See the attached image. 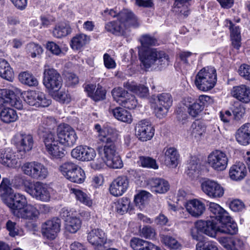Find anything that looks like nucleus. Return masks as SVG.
I'll use <instances>...</instances> for the list:
<instances>
[{"mask_svg": "<svg viewBox=\"0 0 250 250\" xmlns=\"http://www.w3.org/2000/svg\"><path fill=\"white\" fill-rule=\"evenodd\" d=\"M78 166L71 162H66L59 166V170L67 179Z\"/></svg>", "mask_w": 250, "mask_h": 250, "instance_id": "41", "label": "nucleus"}, {"mask_svg": "<svg viewBox=\"0 0 250 250\" xmlns=\"http://www.w3.org/2000/svg\"><path fill=\"white\" fill-rule=\"evenodd\" d=\"M70 28L68 26H56L53 31V35L57 38H61L70 34Z\"/></svg>", "mask_w": 250, "mask_h": 250, "instance_id": "51", "label": "nucleus"}, {"mask_svg": "<svg viewBox=\"0 0 250 250\" xmlns=\"http://www.w3.org/2000/svg\"><path fill=\"white\" fill-rule=\"evenodd\" d=\"M61 220L57 218L48 220L42 225V235L48 239L55 238L57 234L60 230Z\"/></svg>", "mask_w": 250, "mask_h": 250, "instance_id": "13", "label": "nucleus"}, {"mask_svg": "<svg viewBox=\"0 0 250 250\" xmlns=\"http://www.w3.org/2000/svg\"><path fill=\"white\" fill-rule=\"evenodd\" d=\"M0 97L4 98L5 104H9L11 106L19 110L22 109V101L13 91L7 89H0Z\"/></svg>", "mask_w": 250, "mask_h": 250, "instance_id": "17", "label": "nucleus"}, {"mask_svg": "<svg viewBox=\"0 0 250 250\" xmlns=\"http://www.w3.org/2000/svg\"><path fill=\"white\" fill-rule=\"evenodd\" d=\"M129 186V180L126 176H120L115 179L109 187L111 194L117 197L122 195Z\"/></svg>", "mask_w": 250, "mask_h": 250, "instance_id": "15", "label": "nucleus"}, {"mask_svg": "<svg viewBox=\"0 0 250 250\" xmlns=\"http://www.w3.org/2000/svg\"><path fill=\"white\" fill-rule=\"evenodd\" d=\"M155 235L154 229L150 226L144 227L141 231V236L146 239H152L155 237Z\"/></svg>", "mask_w": 250, "mask_h": 250, "instance_id": "59", "label": "nucleus"}, {"mask_svg": "<svg viewBox=\"0 0 250 250\" xmlns=\"http://www.w3.org/2000/svg\"><path fill=\"white\" fill-rule=\"evenodd\" d=\"M236 139L240 144L243 145L250 143V124L244 125L237 130Z\"/></svg>", "mask_w": 250, "mask_h": 250, "instance_id": "28", "label": "nucleus"}, {"mask_svg": "<svg viewBox=\"0 0 250 250\" xmlns=\"http://www.w3.org/2000/svg\"><path fill=\"white\" fill-rule=\"evenodd\" d=\"M0 116L1 121L7 124L15 122L18 117L15 110L8 107L1 110Z\"/></svg>", "mask_w": 250, "mask_h": 250, "instance_id": "36", "label": "nucleus"}, {"mask_svg": "<svg viewBox=\"0 0 250 250\" xmlns=\"http://www.w3.org/2000/svg\"><path fill=\"white\" fill-rule=\"evenodd\" d=\"M203 191L208 197L212 198H219L224 194V188L217 182L206 179L201 184Z\"/></svg>", "mask_w": 250, "mask_h": 250, "instance_id": "11", "label": "nucleus"}, {"mask_svg": "<svg viewBox=\"0 0 250 250\" xmlns=\"http://www.w3.org/2000/svg\"><path fill=\"white\" fill-rule=\"evenodd\" d=\"M165 162L167 166L175 167L177 166L179 154L175 148L171 147L167 148L165 152Z\"/></svg>", "mask_w": 250, "mask_h": 250, "instance_id": "29", "label": "nucleus"}, {"mask_svg": "<svg viewBox=\"0 0 250 250\" xmlns=\"http://www.w3.org/2000/svg\"><path fill=\"white\" fill-rule=\"evenodd\" d=\"M58 144V142L46 148L48 153L53 158H62L65 155L64 149L62 147L59 146Z\"/></svg>", "mask_w": 250, "mask_h": 250, "instance_id": "39", "label": "nucleus"}, {"mask_svg": "<svg viewBox=\"0 0 250 250\" xmlns=\"http://www.w3.org/2000/svg\"><path fill=\"white\" fill-rule=\"evenodd\" d=\"M112 113L114 117L119 121L131 124L133 121V118L130 112L121 107H117L112 109Z\"/></svg>", "mask_w": 250, "mask_h": 250, "instance_id": "30", "label": "nucleus"}, {"mask_svg": "<svg viewBox=\"0 0 250 250\" xmlns=\"http://www.w3.org/2000/svg\"><path fill=\"white\" fill-rule=\"evenodd\" d=\"M0 163L8 167H14L17 164V161L10 151L0 150Z\"/></svg>", "mask_w": 250, "mask_h": 250, "instance_id": "31", "label": "nucleus"}, {"mask_svg": "<svg viewBox=\"0 0 250 250\" xmlns=\"http://www.w3.org/2000/svg\"><path fill=\"white\" fill-rule=\"evenodd\" d=\"M118 137L117 131L112 128L106 127L100 131L99 141L104 144H115Z\"/></svg>", "mask_w": 250, "mask_h": 250, "instance_id": "23", "label": "nucleus"}, {"mask_svg": "<svg viewBox=\"0 0 250 250\" xmlns=\"http://www.w3.org/2000/svg\"><path fill=\"white\" fill-rule=\"evenodd\" d=\"M161 241L166 246L171 249L177 250L181 247L180 243L175 238L168 235H162Z\"/></svg>", "mask_w": 250, "mask_h": 250, "instance_id": "44", "label": "nucleus"}, {"mask_svg": "<svg viewBox=\"0 0 250 250\" xmlns=\"http://www.w3.org/2000/svg\"><path fill=\"white\" fill-rule=\"evenodd\" d=\"M136 136L141 141H147L152 139L154 135V129L151 124L146 120H142L135 126Z\"/></svg>", "mask_w": 250, "mask_h": 250, "instance_id": "12", "label": "nucleus"}, {"mask_svg": "<svg viewBox=\"0 0 250 250\" xmlns=\"http://www.w3.org/2000/svg\"><path fill=\"white\" fill-rule=\"evenodd\" d=\"M26 51L32 58H35L37 55H39L42 53V49L41 46L38 44L32 42L27 44Z\"/></svg>", "mask_w": 250, "mask_h": 250, "instance_id": "54", "label": "nucleus"}, {"mask_svg": "<svg viewBox=\"0 0 250 250\" xmlns=\"http://www.w3.org/2000/svg\"><path fill=\"white\" fill-rule=\"evenodd\" d=\"M104 162L107 166L114 169L121 168L123 166L122 161L118 154L106 159Z\"/></svg>", "mask_w": 250, "mask_h": 250, "instance_id": "48", "label": "nucleus"}, {"mask_svg": "<svg viewBox=\"0 0 250 250\" xmlns=\"http://www.w3.org/2000/svg\"><path fill=\"white\" fill-rule=\"evenodd\" d=\"M197 228L202 230L203 233L211 237H215L217 232H219V226L213 220H198Z\"/></svg>", "mask_w": 250, "mask_h": 250, "instance_id": "19", "label": "nucleus"}, {"mask_svg": "<svg viewBox=\"0 0 250 250\" xmlns=\"http://www.w3.org/2000/svg\"><path fill=\"white\" fill-rule=\"evenodd\" d=\"M191 135L197 141H199L202 138L206 130L205 125L200 121L194 122L191 125Z\"/></svg>", "mask_w": 250, "mask_h": 250, "instance_id": "37", "label": "nucleus"}, {"mask_svg": "<svg viewBox=\"0 0 250 250\" xmlns=\"http://www.w3.org/2000/svg\"><path fill=\"white\" fill-rule=\"evenodd\" d=\"M89 242L97 247L98 250H101L106 242L107 237L104 231L101 229H93L90 231L87 236Z\"/></svg>", "mask_w": 250, "mask_h": 250, "instance_id": "16", "label": "nucleus"}, {"mask_svg": "<svg viewBox=\"0 0 250 250\" xmlns=\"http://www.w3.org/2000/svg\"><path fill=\"white\" fill-rule=\"evenodd\" d=\"M219 223H221V226H219V232L233 235L238 231L237 224L233 221H231L229 215L227 219H223Z\"/></svg>", "mask_w": 250, "mask_h": 250, "instance_id": "27", "label": "nucleus"}, {"mask_svg": "<svg viewBox=\"0 0 250 250\" xmlns=\"http://www.w3.org/2000/svg\"><path fill=\"white\" fill-rule=\"evenodd\" d=\"M139 163L141 166L144 167L158 169V165L157 164L155 160L149 157L140 156L139 157Z\"/></svg>", "mask_w": 250, "mask_h": 250, "instance_id": "49", "label": "nucleus"}, {"mask_svg": "<svg viewBox=\"0 0 250 250\" xmlns=\"http://www.w3.org/2000/svg\"><path fill=\"white\" fill-rule=\"evenodd\" d=\"M43 83L48 90L58 91L62 86V80L56 70L48 67L44 70Z\"/></svg>", "mask_w": 250, "mask_h": 250, "instance_id": "7", "label": "nucleus"}, {"mask_svg": "<svg viewBox=\"0 0 250 250\" xmlns=\"http://www.w3.org/2000/svg\"><path fill=\"white\" fill-rule=\"evenodd\" d=\"M139 59L146 68L168 65V56L154 48H139Z\"/></svg>", "mask_w": 250, "mask_h": 250, "instance_id": "3", "label": "nucleus"}, {"mask_svg": "<svg viewBox=\"0 0 250 250\" xmlns=\"http://www.w3.org/2000/svg\"><path fill=\"white\" fill-rule=\"evenodd\" d=\"M89 37L84 34H79L74 36L71 41V46L74 50L80 49L89 41Z\"/></svg>", "mask_w": 250, "mask_h": 250, "instance_id": "34", "label": "nucleus"}, {"mask_svg": "<svg viewBox=\"0 0 250 250\" xmlns=\"http://www.w3.org/2000/svg\"><path fill=\"white\" fill-rule=\"evenodd\" d=\"M139 41L142 45L140 48H148L147 46L155 45L157 43L156 39L148 35L142 36Z\"/></svg>", "mask_w": 250, "mask_h": 250, "instance_id": "55", "label": "nucleus"}, {"mask_svg": "<svg viewBox=\"0 0 250 250\" xmlns=\"http://www.w3.org/2000/svg\"><path fill=\"white\" fill-rule=\"evenodd\" d=\"M14 141L17 146L24 152L31 150L33 147V139L30 134H17L14 137Z\"/></svg>", "mask_w": 250, "mask_h": 250, "instance_id": "20", "label": "nucleus"}, {"mask_svg": "<svg viewBox=\"0 0 250 250\" xmlns=\"http://www.w3.org/2000/svg\"><path fill=\"white\" fill-rule=\"evenodd\" d=\"M8 179L4 178L0 185V195H8L5 203L10 208L12 214L18 217L25 220H33L38 214V211L34 206L27 205L24 195L19 193H13V189L7 185Z\"/></svg>", "mask_w": 250, "mask_h": 250, "instance_id": "1", "label": "nucleus"}, {"mask_svg": "<svg viewBox=\"0 0 250 250\" xmlns=\"http://www.w3.org/2000/svg\"><path fill=\"white\" fill-rule=\"evenodd\" d=\"M128 94L127 91L120 87L115 88L112 90V94L114 100L119 104H121L122 101L125 99Z\"/></svg>", "mask_w": 250, "mask_h": 250, "instance_id": "46", "label": "nucleus"}, {"mask_svg": "<svg viewBox=\"0 0 250 250\" xmlns=\"http://www.w3.org/2000/svg\"><path fill=\"white\" fill-rule=\"evenodd\" d=\"M81 221L76 217H70L66 223V229L70 233H76L81 227Z\"/></svg>", "mask_w": 250, "mask_h": 250, "instance_id": "42", "label": "nucleus"}, {"mask_svg": "<svg viewBox=\"0 0 250 250\" xmlns=\"http://www.w3.org/2000/svg\"><path fill=\"white\" fill-rule=\"evenodd\" d=\"M71 191L72 193L75 194L76 199L80 202L88 207L92 206L93 204L92 200L85 193L76 188H71Z\"/></svg>", "mask_w": 250, "mask_h": 250, "instance_id": "40", "label": "nucleus"}, {"mask_svg": "<svg viewBox=\"0 0 250 250\" xmlns=\"http://www.w3.org/2000/svg\"><path fill=\"white\" fill-rule=\"evenodd\" d=\"M21 168L25 175L33 179L43 180L48 174L47 168L43 164L37 162L26 163Z\"/></svg>", "mask_w": 250, "mask_h": 250, "instance_id": "5", "label": "nucleus"}, {"mask_svg": "<svg viewBox=\"0 0 250 250\" xmlns=\"http://www.w3.org/2000/svg\"><path fill=\"white\" fill-rule=\"evenodd\" d=\"M186 208L187 211L195 217L201 216L206 209L205 204L197 199L189 200L187 203Z\"/></svg>", "mask_w": 250, "mask_h": 250, "instance_id": "18", "label": "nucleus"}, {"mask_svg": "<svg viewBox=\"0 0 250 250\" xmlns=\"http://www.w3.org/2000/svg\"><path fill=\"white\" fill-rule=\"evenodd\" d=\"M24 101L29 105L37 107H47L51 103V100L47 98L45 95L41 92L27 91L22 94Z\"/></svg>", "mask_w": 250, "mask_h": 250, "instance_id": "8", "label": "nucleus"}, {"mask_svg": "<svg viewBox=\"0 0 250 250\" xmlns=\"http://www.w3.org/2000/svg\"><path fill=\"white\" fill-rule=\"evenodd\" d=\"M157 104L160 106L169 108L172 104V98L168 93H163L157 96Z\"/></svg>", "mask_w": 250, "mask_h": 250, "instance_id": "45", "label": "nucleus"}, {"mask_svg": "<svg viewBox=\"0 0 250 250\" xmlns=\"http://www.w3.org/2000/svg\"><path fill=\"white\" fill-rule=\"evenodd\" d=\"M196 250H218V249L213 242L200 241L196 245Z\"/></svg>", "mask_w": 250, "mask_h": 250, "instance_id": "56", "label": "nucleus"}, {"mask_svg": "<svg viewBox=\"0 0 250 250\" xmlns=\"http://www.w3.org/2000/svg\"><path fill=\"white\" fill-rule=\"evenodd\" d=\"M57 135L59 143L67 146H73L78 139L74 129L67 124L59 126L57 129Z\"/></svg>", "mask_w": 250, "mask_h": 250, "instance_id": "9", "label": "nucleus"}, {"mask_svg": "<svg viewBox=\"0 0 250 250\" xmlns=\"http://www.w3.org/2000/svg\"><path fill=\"white\" fill-rule=\"evenodd\" d=\"M226 26L228 27L230 31L231 38L241 37L240 31L239 26H235L231 21L226 20Z\"/></svg>", "mask_w": 250, "mask_h": 250, "instance_id": "58", "label": "nucleus"}, {"mask_svg": "<svg viewBox=\"0 0 250 250\" xmlns=\"http://www.w3.org/2000/svg\"><path fill=\"white\" fill-rule=\"evenodd\" d=\"M71 156L79 161H89L92 160L96 155L93 148L86 146H79L71 151Z\"/></svg>", "mask_w": 250, "mask_h": 250, "instance_id": "14", "label": "nucleus"}, {"mask_svg": "<svg viewBox=\"0 0 250 250\" xmlns=\"http://www.w3.org/2000/svg\"><path fill=\"white\" fill-rule=\"evenodd\" d=\"M247 169L245 165L242 162H238L232 166L229 171V176L234 181H240L246 175Z\"/></svg>", "mask_w": 250, "mask_h": 250, "instance_id": "24", "label": "nucleus"}, {"mask_svg": "<svg viewBox=\"0 0 250 250\" xmlns=\"http://www.w3.org/2000/svg\"><path fill=\"white\" fill-rule=\"evenodd\" d=\"M46 48L52 54L56 55H59L62 52L60 46L53 42H48L46 44Z\"/></svg>", "mask_w": 250, "mask_h": 250, "instance_id": "64", "label": "nucleus"}, {"mask_svg": "<svg viewBox=\"0 0 250 250\" xmlns=\"http://www.w3.org/2000/svg\"><path fill=\"white\" fill-rule=\"evenodd\" d=\"M203 110V106L196 100L188 107V113L193 117H197Z\"/></svg>", "mask_w": 250, "mask_h": 250, "instance_id": "57", "label": "nucleus"}, {"mask_svg": "<svg viewBox=\"0 0 250 250\" xmlns=\"http://www.w3.org/2000/svg\"><path fill=\"white\" fill-rule=\"evenodd\" d=\"M208 162L209 166L214 170L223 171L227 167L228 158L225 152L219 150H215L208 156Z\"/></svg>", "mask_w": 250, "mask_h": 250, "instance_id": "10", "label": "nucleus"}, {"mask_svg": "<svg viewBox=\"0 0 250 250\" xmlns=\"http://www.w3.org/2000/svg\"><path fill=\"white\" fill-rule=\"evenodd\" d=\"M19 77L21 83L29 86H36L38 84L37 79L32 74L27 72L20 73Z\"/></svg>", "mask_w": 250, "mask_h": 250, "instance_id": "43", "label": "nucleus"}, {"mask_svg": "<svg viewBox=\"0 0 250 250\" xmlns=\"http://www.w3.org/2000/svg\"><path fill=\"white\" fill-rule=\"evenodd\" d=\"M231 94L233 97L242 103L247 104L250 102V88L246 85L234 86Z\"/></svg>", "mask_w": 250, "mask_h": 250, "instance_id": "21", "label": "nucleus"}, {"mask_svg": "<svg viewBox=\"0 0 250 250\" xmlns=\"http://www.w3.org/2000/svg\"><path fill=\"white\" fill-rule=\"evenodd\" d=\"M129 244L133 250H162L152 243L137 237L132 238Z\"/></svg>", "mask_w": 250, "mask_h": 250, "instance_id": "22", "label": "nucleus"}, {"mask_svg": "<svg viewBox=\"0 0 250 250\" xmlns=\"http://www.w3.org/2000/svg\"><path fill=\"white\" fill-rule=\"evenodd\" d=\"M42 137L43 138L46 148L58 142V140H55V135L51 131L43 134Z\"/></svg>", "mask_w": 250, "mask_h": 250, "instance_id": "60", "label": "nucleus"}, {"mask_svg": "<svg viewBox=\"0 0 250 250\" xmlns=\"http://www.w3.org/2000/svg\"><path fill=\"white\" fill-rule=\"evenodd\" d=\"M124 86L127 89L132 91L141 97L146 96L148 91V88L144 85H136L133 82H125L124 83Z\"/></svg>", "mask_w": 250, "mask_h": 250, "instance_id": "33", "label": "nucleus"}, {"mask_svg": "<svg viewBox=\"0 0 250 250\" xmlns=\"http://www.w3.org/2000/svg\"><path fill=\"white\" fill-rule=\"evenodd\" d=\"M103 14L108 15L113 18L117 17V21L108 22L105 25L107 32L117 36H126L131 27L137 28L140 25L137 17L127 9H124L120 12L113 9H106Z\"/></svg>", "mask_w": 250, "mask_h": 250, "instance_id": "2", "label": "nucleus"}, {"mask_svg": "<svg viewBox=\"0 0 250 250\" xmlns=\"http://www.w3.org/2000/svg\"><path fill=\"white\" fill-rule=\"evenodd\" d=\"M138 103L135 97L130 94L126 96L122 103L120 104L125 108L130 109H134L137 105Z\"/></svg>", "mask_w": 250, "mask_h": 250, "instance_id": "50", "label": "nucleus"}, {"mask_svg": "<svg viewBox=\"0 0 250 250\" xmlns=\"http://www.w3.org/2000/svg\"><path fill=\"white\" fill-rule=\"evenodd\" d=\"M0 76L7 80L11 81L13 73L8 62L3 59H0Z\"/></svg>", "mask_w": 250, "mask_h": 250, "instance_id": "35", "label": "nucleus"}, {"mask_svg": "<svg viewBox=\"0 0 250 250\" xmlns=\"http://www.w3.org/2000/svg\"><path fill=\"white\" fill-rule=\"evenodd\" d=\"M199 166L196 160H191L188 164L186 173L190 177L197 176L198 172Z\"/></svg>", "mask_w": 250, "mask_h": 250, "instance_id": "53", "label": "nucleus"}, {"mask_svg": "<svg viewBox=\"0 0 250 250\" xmlns=\"http://www.w3.org/2000/svg\"><path fill=\"white\" fill-rule=\"evenodd\" d=\"M85 178L83 170L78 166L67 179L73 183L81 184L84 182Z\"/></svg>", "mask_w": 250, "mask_h": 250, "instance_id": "38", "label": "nucleus"}, {"mask_svg": "<svg viewBox=\"0 0 250 250\" xmlns=\"http://www.w3.org/2000/svg\"><path fill=\"white\" fill-rule=\"evenodd\" d=\"M217 81L216 70L213 67L202 69L196 75L194 83L197 88L203 91L212 89Z\"/></svg>", "mask_w": 250, "mask_h": 250, "instance_id": "4", "label": "nucleus"}, {"mask_svg": "<svg viewBox=\"0 0 250 250\" xmlns=\"http://www.w3.org/2000/svg\"><path fill=\"white\" fill-rule=\"evenodd\" d=\"M130 201L128 198L123 197L117 201L116 205V211L118 213L123 214L128 210Z\"/></svg>", "mask_w": 250, "mask_h": 250, "instance_id": "47", "label": "nucleus"}, {"mask_svg": "<svg viewBox=\"0 0 250 250\" xmlns=\"http://www.w3.org/2000/svg\"><path fill=\"white\" fill-rule=\"evenodd\" d=\"M97 150L104 161L117 154L115 144H104V146H99Z\"/></svg>", "mask_w": 250, "mask_h": 250, "instance_id": "32", "label": "nucleus"}, {"mask_svg": "<svg viewBox=\"0 0 250 250\" xmlns=\"http://www.w3.org/2000/svg\"><path fill=\"white\" fill-rule=\"evenodd\" d=\"M149 186L151 191L156 193H165L169 189L168 182L161 178L151 179L149 181Z\"/></svg>", "mask_w": 250, "mask_h": 250, "instance_id": "25", "label": "nucleus"}, {"mask_svg": "<svg viewBox=\"0 0 250 250\" xmlns=\"http://www.w3.org/2000/svg\"><path fill=\"white\" fill-rule=\"evenodd\" d=\"M239 74L245 79L250 81V66L246 64H242L238 70Z\"/></svg>", "mask_w": 250, "mask_h": 250, "instance_id": "62", "label": "nucleus"}, {"mask_svg": "<svg viewBox=\"0 0 250 250\" xmlns=\"http://www.w3.org/2000/svg\"><path fill=\"white\" fill-rule=\"evenodd\" d=\"M105 91L101 86H98L96 91L92 93L91 98L95 101H100L104 99Z\"/></svg>", "mask_w": 250, "mask_h": 250, "instance_id": "61", "label": "nucleus"}, {"mask_svg": "<svg viewBox=\"0 0 250 250\" xmlns=\"http://www.w3.org/2000/svg\"><path fill=\"white\" fill-rule=\"evenodd\" d=\"M25 190L38 200L42 202L50 200L51 196L49 188L42 182H36L34 184H25Z\"/></svg>", "mask_w": 250, "mask_h": 250, "instance_id": "6", "label": "nucleus"}, {"mask_svg": "<svg viewBox=\"0 0 250 250\" xmlns=\"http://www.w3.org/2000/svg\"><path fill=\"white\" fill-rule=\"evenodd\" d=\"M208 210L210 217L215 218L219 222L223 219L228 218L229 213L218 204L213 202L209 203Z\"/></svg>", "mask_w": 250, "mask_h": 250, "instance_id": "26", "label": "nucleus"}, {"mask_svg": "<svg viewBox=\"0 0 250 250\" xmlns=\"http://www.w3.org/2000/svg\"><path fill=\"white\" fill-rule=\"evenodd\" d=\"M6 228L9 231V234L12 237H15L19 234V229L15 222L8 220L6 223Z\"/></svg>", "mask_w": 250, "mask_h": 250, "instance_id": "63", "label": "nucleus"}, {"mask_svg": "<svg viewBox=\"0 0 250 250\" xmlns=\"http://www.w3.org/2000/svg\"><path fill=\"white\" fill-rule=\"evenodd\" d=\"M150 194L146 191H142L137 194L134 198V202L137 206L141 208L147 201Z\"/></svg>", "mask_w": 250, "mask_h": 250, "instance_id": "52", "label": "nucleus"}]
</instances>
